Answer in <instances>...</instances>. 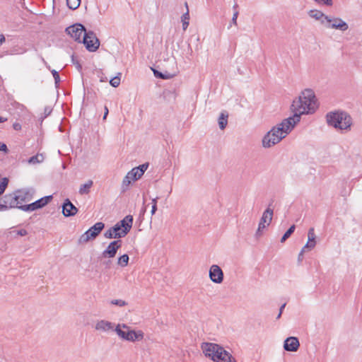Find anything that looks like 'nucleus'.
Listing matches in <instances>:
<instances>
[{"label": "nucleus", "instance_id": "1", "mask_svg": "<svg viewBox=\"0 0 362 362\" xmlns=\"http://www.w3.org/2000/svg\"><path fill=\"white\" fill-rule=\"evenodd\" d=\"M316 103L317 98L312 89L308 88L302 91L300 95L291 105L293 116L284 119L264 135L262 139L263 147L270 148L280 142L300 122L302 115L315 112Z\"/></svg>", "mask_w": 362, "mask_h": 362}, {"label": "nucleus", "instance_id": "2", "mask_svg": "<svg viewBox=\"0 0 362 362\" xmlns=\"http://www.w3.org/2000/svg\"><path fill=\"white\" fill-rule=\"evenodd\" d=\"M326 119L327 124L336 129L350 130L352 125L351 117L344 111L329 112L326 115Z\"/></svg>", "mask_w": 362, "mask_h": 362}, {"label": "nucleus", "instance_id": "3", "mask_svg": "<svg viewBox=\"0 0 362 362\" xmlns=\"http://www.w3.org/2000/svg\"><path fill=\"white\" fill-rule=\"evenodd\" d=\"M114 331L120 338L129 341H141L144 337V334L141 330L135 331L131 329L126 324H118Z\"/></svg>", "mask_w": 362, "mask_h": 362}, {"label": "nucleus", "instance_id": "4", "mask_svg": "<svg viewBox=\"0 0 362 362\" xmlns=\"http://www.w3.org/2000/svg\"><path fill=\"white\" fill-rule=\"evenodd\" d=\"M105 225L103 222H97L82 234L78 240L79 245L88 243L90 240H95L104 229Z\"/></svg>", "mask_w": 362, "mask_h": 362}, {"label": "nucleus", "instance_id": "5", "mask_svg": "<svg viewBox=\"0 0 362 362\" xmlns=\"http://www.w3.org/2000/svg\"><path fill=\"white\" fill-rule=\"evenodd\" d=\"M81 43H83L86 49L90 52L97 51L100 45L99 39L92 30H88L84 33Z\"/></svg>", "mask_w": 362, "mask_h": 362}, {"label": "nucleus", "instance_id": "6", "mask_svg": "<svg viewBox=\"0 0 362 362\" xmlns=\"http://www.w3.org/2000/svg\"><path fill=\"white\" fill-rule=\"evenodd\" d=\"M66 34L69 35L75 41L81 43L82 34L87 32L85 26L81 23H75L65 29Z\"/></svg>", "mask_w": 362, "mask_h": 362}, {"label": "nucleus", "instance_id": "7", "mask_svg": "<svg viewBox=\"0 0 362 362\" xmlns=\"http://www.w3.org/2000/svg\"><path fill=\"white\" fill-rule=\"evenodd\" d=\"M326 22L325 27L330 29L346 31L349 28L348 24L340 18H335L331 16L325 17Z\"/></svg>", "mask_w": 362, "mask_h": 362}, {"label": "nucleus", "instance_id": "8", "mask_svg": "<svg viewBox=\"0 0 362 362\" xmlns=\"http://www.w3.org/2000/svg\"><path fill=\"white\" fill-rule=\"evenodd\" d=\"M122 246L121 240H115L112 241L106 249L102 252V257L103 258H113L115 257L117 250Z\"/></svg>", "mask_w": 362, "mask_h": 362}, {"label": "nucleus", "instance_id": "9", "mask_svg": "<svg viewBox=\"0 0 362 362\" xmlns=\"http://www.w3.org/2000/svg\"><path fill=\"white\" fill-rule=\"evenodd\" d=\"M36 191L33 187L24 188L16 191V196L18 201L22 202H28L33 200Z\"/></svg>", "mask_w": 362, "mask_h": 362}, {"label": "nucleus", "instance_id": "10", "mask_svg": "<svg viewBox=\"0 0 362 362\" xmlns=\"http://www.w3.org/2000/svg\"><path fill=\"white\" fill-rule=\"evenodd\" d=\"M209 278L216 284H221L224 279V274L221 268L216 264H213L209 269Z\"/></svg>", "mask_w": 362, "mask_h": 362}, {"label": "nucleus", "instance_id": "11", "mask_svg": "<svg viewBox=\"0 0 362 362\" xmlns=\"http://www.w3.org/2000/svg\"><path fill=\"white\" fill-rule=\"evenodd\" d=\"M273 202L274 201L272 200V202L269 204L267 209L263 212L262 216L260 218V221L258 225L259 226L260 228H265L266 226H269L272 222L274 213L273 209H272L271 206H272Z\"/></svg>", "mask_w": 362, "mask_h": 362}, {"label": "nucleus", "instance_id": "12", "mask_svg": "<svg viewBox=\"0 0 362 362\" xmlns=\"http://www.w3.org/2000/svg\"><path fill=\"white\" fill-rule=\"evenodd\" d=\"M215 362H236L233 356L221 346L212 359Z\"/></svg>", "mask_w": 362, "mask_h": 362}, {"label": "nucleus", "instance_id": "13", "mask_svg": "<svg viewBox=\"0 0 362 362\" xmlns=\"http://www.w3.org/2000/svg\"><path fill=\"white\" fill-rule=\"evenodd\" d=\"M125 236L126 235L117 223L104 233V237L108 239H119Z\"/></svg>", "mask_w": 362, "mask_h": 362}, {"label": "nucleus", "instance_id": "14", "mask_svg": "<svg viewBox=\"0 0 362 362\" xmlns=\"http://www.w3.org/2000/svg\"><path fill=\"white\" fill-rule=\"evenodd\" d=\"M62 207V214L65 217L74 216L78 211L69 198L64 199Z\"/></svg>", "mask_w": 362, "mask_h": 362}, {"label": "nucleus", "instance_id": "15", "mask_svg": "<svg viewBox=\"0 0 362 362\" xmlns=\"http://www.w3.org/2000/svg\"><path fill=\"white\" fill-rule=\"evenodd\" d=\"M221 347L220 345L214 343L204 342L202 344V349L205 356L211 360Z\"/></svg>", "mask_w": 362, "mask_h": 362}, {"label": "nucleus", "instance_id": "16", "mask_svg": "<svg viewBox=\"0 0 362 362\" xmlns=\"http://www.w3.org/2000/svg\"><path fill=\"white\" fill-rule=\"evenodd\" d=\"M300 346V342L296 337H287L284 343V349L287 351L295 352L297 351Z\"/></svg>", "mask_w": 362, "mask_h": 362}, {"label": "nucleus", "instance_id": "17", "mask_svg": "<svg viewBox=\"0 0 362 362\" xmlns=\"http://www.w3.org/2000/svg\"><path fill=\"white\" fill-rule=\"evenodd\" d=\"M1 201H4V204L7 205V210L12 208H17L19 206L21 202L16 194H7L1 198Z\"/></svg>", "mask_w": 362, "mask_h": 362}, {"label": "nucleus", "instance_id": "18", "mask_svg": "<svg viewBox=\"0 0 362 362\" xmlns=\"http://www.w3.org/2000/svg\"><path fill=\"white\" fill-rule=\"evenodd\" d=\"M134 221L133 216L127 215L124 218L117 223L120 229L124 232L126 235L129 233L132 228Z\"/></svg>", "mask_w": 362, "mask_h": 362}, {"label": "nucleus", "instance_id": "19", "mask_svg": "<svg viewBox=\"0 0 362 362\" xmlns=\"http://www.w3.org/2000/svg\"><path fill=\"white\" fill-rule=\"evenodd\" d=\"M148 165V163H145L139 165L138 167L133 168L129 172V175L132 176V180L136 181L141 178L145 171L147 170Z\"/></svg>", "mask_w": 362, "mask_h": 362}, {"label": "nucleus", "instance_id": "20", "mask_svg": "<svg viewBox=\"0 0 362 362\" xmlns=\"http://www.w3.org/2000/svg\"><path fill=\"white\" fill-rule=\"evenodd\" d=\"M114 325H115V324L111 322H109V321H107L105 320H102L98 321L96 323L95 328L96 330H100V331H103V332H108L110 330L115 329Z\"/></svg>", "mask_w": 362, "mask_h": 362}, {"label": "nucleus", "instance_id": "21", "mask_svg": "<svg viewBox=\"0 0 362 362\" xmlns=\"http://www.w3.org/2000/svg\"><path fill=\"white\" fill-rule=\"evenodd\" d=\"M308 15L310 18H315L317 21H320V23L325 26L326 19L325 17L328 16L325 15L323 12L319 10L313 9L308 11Z\"/></svg>", "mask_w": 362, "mask_h": 362}, {"label": "nucleus", "instance_id": "22", "mask_svg": "<svg viewBox=\"0 0 362 362\" xmlns=\"http://www.w3.org/2000/svg\"><path fill=\"white\" fill-rule=\"evenodd\" d=\"M308 240L307 243L305 245L304 247L307 248L308 250H311L315 247L316 245V236L315 235L313 228H310L308 230Z\"/></svg>", "mask_w": 362, "mask_h": 362}, {"label": "nucleus", "instance_id": "23", "mask_svg": "<svg viewBox=\"0 0 362 362\" xmlns=\"http://www.w3.org/2000/svg\"><path fill=\"white\" fill-rule=\"evenodd\" d=\"M53 199L52 195L45 196L35 202L37 209H40L47 205Z\"/></svg>", "mask_w": 362, "mask_h": 362}, {"label": "nucleus", "instance_id": "24", "mask_svg": "<svg viewBox=\"0 0 362 362\" xmlns=\"http://www.w3.org/2000/svg\"><path fill=\"white\" fill-rule=\"evenodd\" d=\"M228 115L227 112H221L218 117V126L221 130H223L228 124Z\"/></svg>", "mask_w": 362, "mask_h": 362}, {"label": "nucleus", "instance_id": "25", "mask_svg": "<svg viewBox=\"0 0 362 362\" xmlns=\"http://www.w3.org/2000/svg\"><path fill=\"white\" fill-rule=\"evenodd\" d=\"M93 181L89 180L86 183L81 185L80 188H79V191H78L79 194H88L90 192V189L93 186Z\"/></svg>", "mask_w": 362, "mask_h": 362}, {"label": "nucleus", "instance_id": "26", "mask_svg": "<svg viewBox=\"0 0 362 362\" xmlns=\"http://www.w3.org/2000/svg\"><path fill=\"white\" fill-rule=\"evenodd\" d=\"M185 6L187 8V11L182 16V29L186 30L189 25V13L187 3L185 2Z\"/></svg>", "mask_w": 362, "mask_h": 362}, {"label": "nucleus", "instance_id": "27", "mask_svg": "<svg viewBox=\"0 0 362 362\" xmlns=\"http://www.w3.org/2000/svg\"><path fill=\"white\" fill-rule=\"evenodd\" d=\"M154 76L160 79H169L173 77V75L169 72L165 71V73L160 72L156 69H152Z\"/></svg>", "mask_w": 362, "mask_h": 362}, {"label": "nucleus", "instance_id": "28", "mask_svg": "<svg viewBox=\"0 0 362 362\" xmlns=\"http://www.w3.org/2000/svg\"><path fill=\"white\" fill-rule=\"evenodd\" d=\"M18 209L26 212L37 210L35 202L28 204H21Z\"/></svg>", "mask_w": 362, "mask_h": 362}, {"label": "nucleus", "instance_id": "29", "mask_svg": "<svg viewBox=\"0 0 362 362\" xmlns=\"http://www.w3.org/2000/svg\"><path fill=\"white\" fill-rule=\"evenodd\" d=\"M44 160V156H42V154H37L35 156H31L28 162V163L30 164H36V163H42Z\"/></svg>", "mask_w": 362, "mask_h": 362}, {"label": "nucleus", "instance_id": "30", "mask_svg": "<svg viewBox=\"0 0 362 362\" xmlns=\"http://www.w3.org/2000/svg\"><path fill=\"white\" fill-rule=\"evenodd\" d=\"M129 260V255L127 254H124L118 258L117 264L119 266L124 267L128 265Z\"/></svg>", "mask_w": 362, "mask_h": 362}, {"label": "nucleus", "instance_id": "31", "mask_svg": "<svg viewBox=\"0 0 362 362\" xmlns=\"http://www.w3.org/2000/svg\"><path fill=\"white\" fill-rule=\"evenodd\" d=\"M131 180H132V176L129 175L128 172L127 175L124 177L122 180V189L123 192H125L127 189L128 187L130 185Z\"/></svg>", "mask_w": 362, "mask_h": 362}, {"label": "nucleus", "instance_id": "32", "mask_svg": "<svg viewBox=\"0 0 362 362\" xmlns=\"http://www.w3.org/2000/svg\"><path fill=\"white\" fill-rule=\"evenodd\" d=\"M81 0H66V5L69 8L76 10L80 6Z\"/></svg>", "mask_w": 362, "mask_h": 362}, {"label": "nucleus", "instance_id": "33", "mask_svg": "<svg viewBox=\"0 0 362 362\" xmlns=\"http://www.w3.org/2000/svg\"><path fill=\"white\" fill-rule=\"evenodd\" d=\"M9 180L8 177H3L0 182V195L1 196L6 189Z\"/></svg>", "mask_w": 362, "mask_h": 362}, {"label": "nucleus", "instance_id": "34", "mask_svg": "<svg viewBox=\"0 0 362 362\" xmlns=\"http://www.w3.org/2000/svg\"><path fill=\"white\" fill-rule=\"evenodd\" d=\"M121 74L119 73L117 76L112 78L110 81V84L114 87V88H117L119 86L120 84V76Z\"/></svg>", "mask_w": 362, "mask_h": 362}, {"label": "nucleus", "instance_id": "35", "mask_svg": "<svg viewBox=\"0 0 362 362\" xmlns=\"http://www.w3.org/2000/svg\"><path fill=\"white\" fill-rule=\"evenodd\" d=\"M51 73L54 77V83H55V86L56 87H59V83H60V76H59V74L57 71L53 69L51 71Z\"/></svg>", "mask_w": 362, "mask_h": 362}, {"label": "nucleus", "instance_id": "36", "mask_svg": "<svg viewBox=\"0 0 362 362\" xmlns=\"http://www.w3.org/2000/svg\"><path fill=\"white\" fill-rule=\"evenodd\" d=\"M315 3L326 6H332L333 5L332 0H313Z\"/></svg>", "mask_w": 362, "mask_h": 362}, {"label": "nucleus", "instance_id": "37", "mask_svg": "<svg viewBox=\"0 0 362 362\" xmlns=\"http://www.w3.org/2000/svg\"><path fill=\"white\" fill-rule=\"evenodd\" d=\"M110 303L112 305H117L119 307H122V306L127 305V303L126 301L121 300V299L112 300Z\"/></svg>", "mask_w": 362, "mask_h": 362}, {"label": "nucleus", "instance_id": "38", "mask_svg": "<svg viewBox=\"0 0 362 362\" xmlns=\"http://www.w3.org/2000/svg\"><path fill=\"white\" fill-rule=\"evenodd\" d=\"M296 226L293 224L284 233V235H285L287 238H289L295 231Z\"/></svg>", "mask_w": 362, "mask_h": 362}, {"label": "nucleus", "instance_id": "39", "mask_svg": "<svg viewBox=\"0 0 362 362\" xmlns=\"http://www.w3.org/2000/svg\"><path fill=\"white\" fill-rule=\"evenodd\" d=\"M52 108L49 106H46L44 109V117H47L52 113Z\"/></svg>", "mask_w": 362, "mask_h": 362}, {"label": "nucleus", "instance_id": "40", "mask_svg": "<svg viewBox=\"0 0 362 362\" xmlns=\"http://www.w3.org/2000/svg\"><path fill=\"white\" fill-rule=\"evenodd\" d=\"M0 151H3L4 153H8L9 150L6 144L0 141Z\"/></svg>", "mask_w": 362, "mask_h": 362}, {"label": "nucleus", "instance_id": "41", "mask_svg": "<svg viewBox=\"0 0 362 362\" xmlns=\"http://www.w3.org/2000/svg\"><path fill=\"white\" fill-rule=\"evenodd\" d=\"M307 248L303 247L298 256V262L300 264L303 259V254Z\"/></svg>", "mask_w": 362, "mask_h": 362}, {"label": "nucleus", "instance_id": "42", "mask_svg": "<svg viewBox=\"0 0 362 362\" xmlns=\"http://www.w3.org/2000/svg\"><path fill=\"white\" fill-rule=\"evenodd\" d=\"M263 229L264 228H260L259 226H258L257 230L256 233H255V237L257 238H259V237L262 236Z\"/></svg>", "mask_w": 362, "mask_h": 362}, {"label": "nucleus", "instance_id": "43", "mask_svg": "<svg viewBox=\"0 0 362 362\" xmlns=\"http://www.w3.org/2000/svg\"><path fill=\"white\" fill-rule=\"evenodd\" d=\"M238 11H235L234 13H233V18H232V21H231V23H233L235 25L237 24V18H238Z\"/></svg>", "mask_w": 362, "mask_h": 362}, {"label": "nucleus", "instance_id": "44", "mask_svg": "<svg viewBox=\"0 0 362 362\" xmlns=\"http://www.w3.org/2000/svg\"><path fill=\"white\" fill-rule=\"evenodd\" d=\"M16 233L18 235L25 236L28 234V232L25 229H21V230H17Z\"/></svg>", "mask_w": 362, "mask_h": 362}, {"label": "nucleus", "instance_id": "45", "mask_svg": "<svg viewBox=\"0 0 362 362\" xmlns=\"http://www.w3.org/2000/svg\"><path fill=\"white\" fill-rule=\"evenodd\" d=\"M103 265L105 266V269H110L112 265V261L111 260H107L103 262Z\"/></svg>", "mask_w": 362, "mask_h": 362}, {"label": "nucleus", "instance_id": "46", "mask_svg": "<svg viewBox=\"0 0 362 362\" xmlns=\"http://www.w3.org/2000/svg\"><path fill=\"white\" fill-rule=\"evenodd\" d=\"M286 305V303H284V304H283V305H281V306L280 307V308H279V314H278V315H277V317H276V319H279V318L281 317V314H282V312H283V310H284V308H285Z\"/></svg>", "mask_w": 362, "mask_h": 362}, {"label": "nucleus", "instance_id": "47", "mask_svg": "<svg viewBox=\"0 0 362 362\" xmlns=\"http://www.w3.org/2000/svg\"><path fill=\"white\" fill-rule=\"evenodd\" d=\"M72 62L74 64L76 65V67L78 70L81 69H82V66L81 65L79 64V62L77 61V60H75L74 56H72Z\"/></svg>", "mask_w": 362, "mask_h": 362}, {"label": "nucleus", "instance_id": "48", "mask_svg": "<svg viewBox=\"0 0 362 362\" xmlns=\"http://www.w3.org/2000/svg\"><path fill=\"white\" fill-rule=\"evenodd\" d=\"M13 128L16 130V131H19L21 129V124L18 123V122H15L13 123Z\"/></svg>", "mask_w": 362, "mask_h": 362}, {"label": "nucleus", "instance_id": "49", "mask_svg": "<svg viewBox=\"0 0 362 362\" xmlns=\"http://www.w3.org/2000/svg\"><path fill=\"white\" fill-rule=\"evenodd\" d=\"M6 42V37L3 34H0V46Z\"/></svg>", "mask_w": 362, "mask_h": 362}, {"label": "nucleus", "instance_id": "50", "mask_svg": "<svg viewBox=\"0 0 362 362\" xmlns=\"http://www.w3.org/2000/svg\"><path fill=\"white\" fill-rule=\"evenodd\" d=\"M156 211H157V205H156V203H153V204L152 205V209H151V214L153 215Z\"/></svg>", "mask_w": 362, "mask_h": 362}, {"label": "nucleus", "instance_id": "51", "mask_svg": "<svg viewBox=\"0 0 362 362\" xmlns=\"http://www.w3.org/2000/svg\"><path fill=\"white\" fill-rule=\"evenodd\" d=\"M108 112H109V110H108V108L107 106H105V112H104V115H103V120H105L108 115Z\"/></svg>", "mask_w": 362, "mask_h": 362}, {"label": "nucleus", "instance_id": "52", "mask_svg": "<svg viewBox=\"0 0 362 362\" xmlns=\"http://www.w3.org/2000/svg\"><path fill=\"white\" fill-rule=\"evenodd\" d=\"M288 238L285 235H283L281 238V243H284Z\"/></svg>", "mask_w": 362, "mask_h": 362}, {"label": "nucleus", "instance_id": "53", "mask_svg": "<svg viewBox=\"0 0 362 362\" xmlns=\"http://www.w3.org/2000/svg\"><path fill=\"white\" fill-rule=\"evenodd\" d=\"M7 120H8V119L6 117H1L0 116V123L6 122Z\"/></svg>", "mask_w": 362, "mask_h": 362}, {"label": "nucleus", "instance_id": "54", "mask_svg": "<svg viewBox=\"0 0 362 362\" xmlns=\"http://www.w3.org/2000/svg\"><path fill=\"white\" fill-rule=\"evenodd\" d=\"M158 199H159V198H158V197H156V198H153V199H152V205L153 204V203H156V205H157V202H158Z\"/></svg>", "mask_w": 362, "mask_h": 362}]
</instances>
